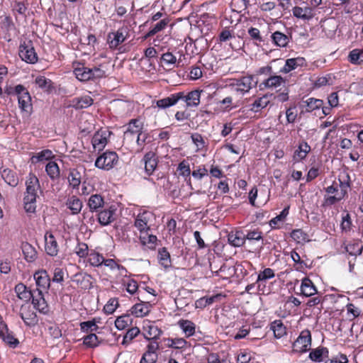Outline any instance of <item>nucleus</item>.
<instances>
[{
	"label": "nucleus",
	"instance_id": "1",
	"mask_svg": "<svg viewBox=\"0 0 363 363\" xmlns=\"http://www.w3.org/2000/svg\"><path fill=\"white\" fill-rule=\"evenodd\" d=\"M201 92L202 91L198 89L175 92L167 97L157 100L156 105L160 109H166L175 106L179 101H183L186 108H196L200 104Z\"/></svg>",
	"mask_w": 363,
	"mask_h": 363
},
{
	"label": "nucleus",
	"instance_id": "2",
	"mask_svg": "<svg viewBox=\"0 0 363 363\" xmlns=\"http://www.w3.org/2000/svg\"><path fill=\"white\" fill-rule=\"evenodd\" d=\"M73 73L76 78L82 82L95 81L106 77V72L101 69V65L89 68L83 62L75 61L72 63Z\"/></svg>",
	"mask_w": 363,
	"mask_h": 363
},
{
	"label": "nucleus",
	"instance_id": "3",
	"mask_svg": "<svg viewBox=\"0 0 363 363\" xmlns=\"http://www.w3.org/2000/svg\"><path fill=\"white\" fill-rule=\"evenodd\" d=\"M5 93L18 101V108L21 112L31 113L33 110L32 98L28 89L23 84L6 86Z\"/></svg>",
	"mask_w": 363,
	"mask_h": 363
},
{
	"label": "nucleus",
	"instance_id": "4",
	"mask_svg": "<svg viewBox=\"0 0 363 363\" xmlns=\"http://www.w3.org/2000/svg\"><path fill=\"white\" fill-rule=\"evenodd\" d=\"M257 82L254 80L252 75L242 76L238 79H234L229 84L228 87L230 91L237 98L241 99L245 94L248 93L252 87L255 86Z\"/></svg>",
	"mask_w": 363,
	"mask_h": 363
},
{
	"label": "nucleus",
	"instance_id": "5",
	"mask_svg": "<svg viewBox=\"0 0 363 363\" xmlns=\"http://www.w3.org/2000/svg\"><path fill=\"white\" fill-rule=\"evenodd\" d=\"M155 220V216L152 211L143 210L135 216L133 225L137 228L140 234L148 233L150 231L151 226Z\"/></svg>",
	"mask_w": 363,
	"mask_h": 363
},
{
	"label": "nucleus",
	"instance_id": "6",
	"mask_svg": "<svg viewBox=\"0 0 363 363\" xmlns=\"http://www.w3.org/2000/svg\"><path fill=\"white\" fill-rule=\"evenodd\" d=\"M129 38V29L127 26H122L117 30L111 32L107 35V44L108 48L115 50L118 46Z\"/></svg>",
	"mask_w": 363,
	"mask_h": 363
},
{
	"label": "nucleus",
	"instance_id": "7",
	"mask_svg": "<svg viewBox=\"0 0 363 363\" xmlns=\"http://www.w3.org/2000/svg\"><path fill=\"white\" fill-rule=\"evenodd\" d=\"M118 162V154L114 151L106 150L96 158L95 166L99 169L108 171L113 169Z\"/></svg>",
	"mask_w": 363,
	"mask_h": 363
},
{
	"label": "nucleus",
	"instance_id": "8",
	"mask_svg": "<svg viewBox=\"0 0 363 363\" xmlns=\"http://www.w3.org/2000/svg\"><path fill=\"white\" fill-rule=\"evenodd\" d=\"M19 57L28 64H35L38 60V55L31 40H25L19 46Z\"/></svg>",
	"mask_w": 363,
	"mask_h": 363
},
{
	"label": "nucleus",
	"instance_id": "9",
	"mask_svg": "<svg viewBox=\"0 0 363 363\" xmlns=\"http://www.w3.org/2000/svg\"><path fill=\"white\" fill-rule=\"evenodd\" d=\"M311 333L308 329L302 330L293 343V351L297 353H304L309 350L311 345Z\"/></svg>",
	"mask_w": 363,
	"mask_h": 363
},
{
	"label": "nucleus",
	"instance_id": "10",
	"mask_svg": "<svg viewBox=\"0 0 363 363\" xmlns=\"http://www.w3.org/2000/svg\"><path fill=\"white\" fill-rule=\"evenodd\" d=\"M94 277L83 271L75 273L71 277V281L75 285V287L79 290H89L93 287Z\"/></svg>",
	"mask_w": 363,
	"mask_h": 363
},
{
	"label": "nucleus",
	"instance_id": "11",
	"mask_svg": "<svg viewBox=\"0 0 363 363\" xmlns=\"http://www.w3.org/2000/svg\"><path fill=\"white\" fill-rule=\"evenodd\" d=\"M144 129V123L139 118H133L126 124V130L123 134L125 141H133L136 138L139 133H143Z\"/></svg>",
	"mask_w": 363,
	"mask_h": 363
},
{
	"label": "nucleus",
	"instance_id": "12",
	"mask_svg": "<svg viewBox=\"0 0 363 363\" xmlns=\"http://www.w3.org/2000/svg\"><path fill=\"white\" fill-rule=\"evenodd\" d=\"M26 187L23 197L37 199V194L40 189V185L38 178L32 172H30L26 177Z\"/></svg>",
	"mask_w": 363,
	"mask_h": 363
},
{
	"label": "nucleus",
	"instance_id": "13",
	"mask_svg": "<svg viewBox=\"0 0 363 363\" xmlns=\"http://www.w3.org/2000/svg\"><path fill=\"white\" fill-rule=\"evenodd\" d=\"M103 265L114 273L113 279L115 282H118L121 278L127 277L128 273L127 269L113 259H105Z\"/></svg>",
	"mask_w": 363,
	"mask_h": 363
},
{
	"label": "nucleus",
	"instance_id": "14",
	"mask_svg": "<svg viewBox=\"0 0 363 363\" xmlns=\"http://www.w3.org/2000/svg\"><path fill=\"white\" fill-rule=\"evenodd\" d=\"M19 315L28 327L32 328L38 323V317L28 303L23 304L21 306Z\"/></svg>",
	"mask_w": 363,
	"mask_h": 363
},
{
	"label": "nucleus",
	"instance_id": "15",
	"mask_svg": "<svg viewBox=\"0 0 363 363\" xmlns=\"http://www.w3.org/2000/svg\"><path fill=\"white\" fill-rule=\"evenodd\" d=\"M30 300L34 308L39 313L43 314L48 313L50 311L49 306L45 298L44 293L41 289H36L34 290Z\"/></svg>",
	"mask_w": 363,
	"mask_h": 363
},
{
	"label": "nucleus",
	"instance_id": "16",
	"mask_svg": "<svg viewBox=\"0 0 363 363\" xmlns=\"http://www.w3.org/2000/svg\"><path fill=\"white\" fill-rule=\"evenodd\" d=\"M293 16L303 21H310L315 16L314 8L306 5L304 6H295L291 9Z\"/></svg>",
	"mask_w": 363,
	"mask_h": 363
},
{
	"label": "nucleus",
	"instance_id": "17",
	"mask_svg": "<svg viewBox=\"0 0 363 363\" xmlns=\"http://www.w3.org/2000/svg\"><path fill=\"white\" fill-rule=\"evenodd\" d=\"M112 133L108 130H100L95 133L91 139L94 150L101 151L108 143V138Z\"/></svg>",
	"mask_w": 363,
	"mask_h": 363
},
{
	"label": "nucleus",
	"instance_id": "18",
	"mask_svg": "<svg viewBox=\"0 0 363 363\" xmlns=\"http://www.w3.org/2000/svg\"><path fill=\"white\" fill-rule=\"evenodd\" d=\"M117 208L115 206H110L107 208L99 210L98 213V221L101 225H108L116 220Z\"/></svg>",
	"mask_w": 363,
	"mask_h": 363
},
{
	"label": "nucleus",
	"instance_id": "19",
	"mask_svg": "<svg viewBox=\"0 0 363 363\" xmlns=\"http://www.w3.org/2000/svg\"><path fill=\"white\" fill-rule=\"evenodd\" d=\"M143 331L144 338L147 340H157L163 333L160 328L150 320L144 322Z\"/></svg>",
	"mask_w": 363,
	"mask_h": 363
},
{
	"label": "nucleus",
	"instance_id": "20",
	"mask_svg": "<svg viewBox=\"0 0 363 363\" xmlns=\"http://www.w3.org/2000/svg\"><path fill=\"white\" fill-rule=\"evenodd\" d=\"M0 339L11 348H16L19 345V340L15 337L13 332L9 329L7 324L0 325Z\"/></svg>",
	"mask_w": 363,
	"mask_h": 363
},
{
	"label": "nucleus",
	"instance_id": "21",
	"mask_svg": "<svg viewBox=\"0 0 363 363\" xmlns=\"http://www.w3.org/2000/svg\"><path fill=\"white\" fill-rule=\"evenodd\" d=\"M38 289L47 292L50 286L51 279L45 270H38L33 275Z\"/></svg>",
	"mask_w": 363,
	"mask_h": 363
},
{
	"label": "nucleus",
	"instance_id": "22",
	"mask_svg": "<svg viewBox=\"0 0 363 363\" xmlns=\"http://www.w3.org/2000/svg\"><path fill=\"white\" fill-rule=\"evenodd\" d=\"M145 164V171L148 176L152 175L158 164V157L153 152H147L143 159Z\"/></svg>",
	"mask_w": 363,
	"mask_h": 363
},
{
	"label": "nucleus",
	"instance_id": "23",
	"mask_svg": "<svg viewBox=\"0 0 363 363\" xmlns=\"http://www.w3.org/2000/svg\"><path fill=\"white\" fill-rule=\"evenodd\" d=\"M45 250L51 257L57 256L59 252L57 242L52 233L49 232H46L45 235Z\"/></svg>",
	"mask_w": 363,
	"mask_h": 363
},
{
	"label": "nucleus",
	"instance_id": "24",
	"mask_svg": "<svg viewBox=\"0 0 363 363\" xmlns=\"http://www.w3.org/2000/svg\"><path fill=\"white\" fill-rule=\"evenodd\" d=\"M306 60L303 57L289 58L286 60L284 66L281 69V72L286 74L298 67H306Z\"/></svg>",
	"mask_w": 363,
	"mask_h": 363
},
{
	"label": "nucleus",
	"instance_id": "25",
	"mask_svg": "<svg viewBox=\"0 0 363 363\" xmlns=\"http://www.w3.org/2000/svg\"><path fill=\"white\" fill-rule=\"evenodd\" d=\"M311 147L307 142L302 140L299 143L298 147L293 154V161L294 163L300 162L307 157L311 152Z\"/></svg>",
	"mask_w": 363,
	"mask_h": 363
},
{
	"label": "nucleus",
	"instance_id": "26",
	"mask_svg": "<svg viewBox=\"0 0 363 363\" xmlns=\"http://www.w3.org/2000/svg\"><path fill=\"white\" fill-rule=\"evenodd\" d=\"M169 22L170 19L167 17L161 19L155 24H152L150 27L148 32L144 35L143 38L146 40L150 37L155 35L158 33L164 30L167 27Z\"/></svg>",
	"mask_w": 363,
	"mask_h": 363
},
{
	"label": "nucleus",
	"instance_id": "27",
	"mask_svg": "<svg viewBox=\"0 0 363 363\" xmlns=\"http://www.w3.org/2000/svg\"><path fill=\"white\" fill-rule=\"evenodd\" d=\"M300 288L301 294L306 297L312 296L318 292L316 286L308 277L302 279Z\"/></svg>",
	"mask_w": 363,
	"mask_h": 363
},
{
	"label": "nucleus",
	"instance_id": "28",
	"mask_svg": "<svg viewBox=\"0 0 363 363\" xmlns=\"http://www.w3.org/2000/svg\"><path fill=\"white\" fill-rule=\"evenodd\" d=\"M225 296L222 294H217L216 295L211 296H203L195 302V306L196 308L203 309L206 307L212 305L215 302L220 301Z\"/></svg>",
	"mask_w": 363,
	"mask_h": 363
},
{
	"label": "nucleus",
	"instance_id": "29",
	"mask_svg": "<svg viewBox=\"0 0 363 363\" xmlns=\"http://www.w3.org/2000/svg\"><path fill=\"white\" fill-rule=\"evenodd\" d=\"M105 259L106 258H104L103 255L97 252L96 250H91L85 262L91 267L99 268L103 266Z\"/></svg>",
	"mask_w": 363,
	"mask_h": 363
},
{
	"label": "nucleus",
	"instance_id": "30",
	"mask_svg": "<svg viewBox=\"0 0 363 363\" xmlns=\"http://www.w3.org/2000/svg\"><path fill=\"white\" fill-rule=\"evenodd\" d=\"M14 291L17 295V297L26 302H28L31 299L33 294L34 293V290L31 291L28 289V287L23 283H18L16 285L14 288Z\"/></svg>",
	"mask_w": 363,
	"mask_h": 363
},
{
	"label": "nucleus",
	"instance_id": "31",
	"mask_svg": "<svg viewBox=\"0 0 363 363\" xmlns=\"http://www.w3.org/2000/svg\"><path fill=\"white\" fill-rule=\"evenodd\" d=\"M93 104V99L89 96L75 97L70 101V106L75 109H83L89 107Z\"/></svg>",
	"mask_w": 363,
	"mask_h": 363
},
{
	"label": "nucleus",
	"instance_id": "32",
	"mask_svg": "<svg viewBox=\"0 0 363 363\" xmlns=\"http://www.w3.org/2000/svg\"><path fill=\"white\" fill-rule=\"evenodd\" d=\"M104 199L99 194L91 195L87 202V206L91 212L99 211L100 208L104 207Z\"/></svg>",
	"mask_w": 363,
	"mask_h": 363
},
{
	"label": "nucleus",
	"instance_id": "33",
	"mask_svg": "<svg viewBox=\"0 0 363 363\" xmlns=\"http://www.w3.org/2000/svg\"><path fill=\"white\" fill-rule=\"evenodd\" d=\"M339 184L338 187L340 189V191L338 193L343 199L347 196L348 189L351 186V179L347 173L340 174L338 177Z\"/></svg>",
	"mask_w": 363,
	"mask_h": 363
},
{
	"label": "nucleus",
	"instance_id": "34",
	"mask_svg": "<svg viewBox=\"0 0 363 363\" xmlns=\"http://www.w3.org/2000/svg\"><path fill=\"white\" fill-rule=\"evenodd\" d=\"M274 277L275 272L274 269L269 267L264 268V270L259 272L255 284H257L259 289H260L261 286L264 287L266 281L274 278Z\"/></svg>",
	"mask_w": 363,
	"mask_h": 363
},
{
	"label": "nucleus",
	"instance_id": "35",
	"mask_svg": "<svg viewBox=\"0 0 363 363\" xmlns=\"http://www.w3.org/2000/svg\"><path fill=\"white\" fill-rule=\"evenodd\" d=\"M139 240L141 245L146 246L150 250H155L158 240L156 235L150 234L148 232L140 234Z\"/></svg>",
	"mask_w": 363,
	"mask_h": 363
},
{
	"label": "nucleus",
	"instance_id": "36",
	"mask_svg": "<svg viewBox=\"0 0 363 363\" xmlns=\"http://www.w3.org/2000/svg\"><path fill=\"white\" fill-rule=\"evenodd\" d=\"M289 206L285 207L281 213L271 219L269 222V225L272 229H280L282 227V224L289 215Z\"/></svg>",
	"mask_w": 363,
	"mask_h": 363
},
{
	"label": "nucleus",
	"instance_id": "37",
	"mask_svg": "<svg viewBox=\"0 0 363 363\" xmlns=\"http://www.w3.org/2000/svg\"><path fill=\"white\" fill-rule=\"evenodd\" d=\"M285 84L284 78L279 75L272 74L262 82V85L267 89H277Z\"/></svg>",
	"mask_w": 363,
	"mask_h": 363
},
{
	"label": "nucleus",
	"instance_id": "38",
	"mask_svg": "<svg viewBox=\"0 0 363 363\" xmlns=\"http://www.w3.org/2000/svg\"><path fill=\"white\" fill-rule=\"evenodd\" d=\"M273 44L279 48H285L290 41V36L280 31H275L271 35Z\"/></svg>",
	"mask_w": 363,
	"mask_h": 363
},
{
	"label": "nucleus",
	"instance_id": "39",
	"mask_svg": "<svg viewBox=\"0 0 363 363\" xmlns=\"http://www.w3.org/2000/svg\"><path fill=\"white\" fill-rule=\"evenodd\" d=\"M157 259L160 264L165 269L172 267L171 256L167 247H163L158 250Z\"/></svg>",
	"mask_w": 363,
	"mask_h": 363
},
{
	"label": "nucleus",
	"instance_id": "40",
	"mask_svg": "<svg viewBox=\"0 0 363 363\" xmlns=\"http://www.w3.org/2000/svg\"><path fill=\"white\" fill-rule=\"evenodd\" d=\"M164 342L167 347L177 350H184L188 346V342L182 337H167L164 339Z\"/></svg>",
	"mask_w": 363,
	"mask_h": 363
},
{
	"label": "nucleus",
	"instance_id": "41",
	"mask_svg": "<svg viewBox=\"0 0 363 363\" xmlns=\"http://www.w3.org/2000/svg\"><path fill=\"white\" fill-rule=\"evenodd\" d=\"M35 84L47 93H51L55 89L52 81L44 76H38L35 79Z\"/></svg>",
	"mask_w": 363,
	"mask_h": 363
},
{
	"label": "nucleus",
	"instance_id": "42",
	"mask_svg": "<svg viewBox=\"0 0 363 363\" xmlns=\"http://www.w3.org/2000/svg\"><path fill=\"white\" fill-rule=\"evenodd\" d=\"M192 143L196 146V152H203L208 149V143L204 139V137L199 133H194L191 135Z\"/></svg>",
	"mask_w": 363,
	"mask_h": 363
},
{
	"label": "nucleus",
	"instance_id": "43",
	"mask_svg": "<svg viewBox=\"0 0 363 363\" xmlns=\"http://www.w3.org/2000/svg\"><path fill=\"white\" fill-rule=\"evenodd\" d=\"M229 243L234 247H241L245 242V233L241 230L231 232L228 235Z\"/></svg>",
	"mask_w": 363,
	"mask_h": 363
},
{
	"label": "nucleus",
	"instance_id": "44",
	"mask_svg": "<svg viewBox=\"0 0 363 363\" xmlns=\"http://www.w3.org/2000/svg\"><path fill=\"white\" fill-rule=\"evenodd\" d=\"M67 179L70 187L78 189L82 183V174L77 169H70Z\"/></svg>",
	"mask_w": 363,
	"mask_h": 363
},
{
	"label": "nucleus",
	"instance_id": "45",
	"mask_svg": "<svg viewBox=\"0 0 363 363\" xmlns=\"http://www.w3.org/2000/svg\"><path fill=\"white\" fill-rule=\"evenodd\" d=\"M329 354L328 349L325 347H318L313 349L309 353L308 357L313 362H320L323 357H328Z\"/></svg>",
	"mask_w": 363,
	"mask_h": 363
},
{
	"label": "nucleus",
	"instance_id": "46",
	"mask_svg": "<svg viewBox=\"0 0 363 363\" xmlns=\"http://www.w3.org/2000/svg\"><path fill=\"white\" fill-rule=\"evenodd\" d=\"M178 325L185 334L186 337L194 335L196 332V325L191 320L181 319L178 321Z\"/></svg>",
	"mask_w": 363,
	"mask_h": 363
},
{
	"label": "nucleus",
	"instance_id": "47",
	"mask_svg": "<svg viewBox=\"0 0 363 363\" xmlns=\"http://www.w3.org/2000/svg\"><path fill=\"white\" fill-rule=\"evenodd\" d=\"M150 306L144 301L135 304L130 309L131 313L136 317H143L150 311Z\"/></svg>",
	"mask_w": 363,
	"mask_h": 363
},
{
	"label": "nucleus",
	"instance_id": "48",
	"mask_svg": "<svg viewBox=\"0 0 363 363\" xmlns=\"http://www.w3.org/2000/svg\"><path fill=\"white\" fill-rule=\"evenodd\" d=\"M177 171L179 172V176L184 178L185 181L191 184V168L188 160H183L177 166Z\"/></svg>",
	"mask_w": 363,
	"mask_h": 363
},
{
	"label": "nucleus",
	"instance_id": "49",
	"mask_svg": "<svg viewBox=\"0 0 363 363\" xmlns=\"http://www.w3.org/2000/svg\"><path fill=\"white\" fill-rule=\"evenodd\" d=\"M1 177L10 186H16L18 184V177L15 172L13 170L6 168L1 172Z\"/></svg>",
	"mask_w": 363,
	"mask_h": 363
},
{
	"label": "nucleus",
	"instance_id": "50",
	"mask_svg": "<svg viewBox=\"0 0 363 363\" xmlns=\"http://www.w3.org/2000/svg\"><path fill=\"white\" fill-rule=\"evenodd\" d=\"M118 282H121L123 288L130 295H133L138 292V284L135 279H130V277H128V276H127L125 278H121Z\"/></svg>",
	"mask_w": 363,
	"mask_h": 363
},
{
	"label": "nucleus",
	"instance_id": "51",
	"mask_svg": "<svg viewBox=\"0 0 363 363\" xmlns=\"http://www.w3.org/2000/svg\"><path fill=\"white\" fill-rule=\"evenodd\" d=\"M45 172L50 179L55 181L60 178V170L58 164L55 161H50L45 166Z\"/></svg>",
	"mask_w": 363,
	"mask_h": 363
},
{
	"label": "nucleus",
	"instance_id": "52",
	"mask_svg": "<svg viewBox=\"0 0 363 363\" xmlns=\"http://www.w3.org/2000/svg\"><path fill=\"white\" fill-rule=\"evenodd\" d=\"M23 209L29 218H33L36 213V199L25 198L23 199Z\"/></svg>",
	"mask_w": 363,
	"mask_h": 363
},
{
	"label": "nucleus",
	"instance_id": "53",
	"mask_svg": "<svg viewBox=\"0 0 363 363\" xmlns=\"http://www.w3.org/2000/svg\"><path fill=\"white\" fill-rule=\"evenodd\" d=\"M67 206L72 214H78L83 206L82 201L76 196H72L67 201Z\"/></svg>",
	"mask_w": 363,
	"mask_h": 363
},
{
	"label": "nucleus",
	"instance_id": "54",
	"mask_svg": "<svg viewBox=\"0 0 363 363\" xmlns=\"http://www.w3.org/2000/svg\"><path fill=\"white\" fill-rule=\"evenodd\" d=\"M269 104V99L267 95L256 99L250 105V110L253 112H259Z\"/></svg>",
	"mask_w": 363,
	"mask_h": 363
},
{
	"label": "nucleus",
	"instance_id": "55",
	"mask_svg": "<svg viewBox=\"0 0 363 363\" xmlns=\"http://www.w3.org/2000/svg\"><path fill=\"white\" fill-rule=\"evenodd\" d=\"M303 103L305 104V110L306 112H312L313 111L320 109L323 105V101L321 99H315L313 97L308 98L303 101Z\"/></svg>",
	"mask_w": 363,
	"mask_h": 363
},
{
	"label": "nucleus",
	"instance_id": "56",
	"mask_svg": "<svg viewBox=\"0 0 363 363\" xmlns=\"http://www.w3.org/2000/svg\"><path fill=\"white\" fill-rule=\"evenodd\" d=\"M271 330L276 338H281L286 335V328L280 320H276L271 323Z\"/></svg>",
	"mask_w": 363,
	"mask_h": 363
},
{
	"label": "nucleus",
	"instance_id": "57",
	"mask_svg": "<svg viewBox=\"0 0 363 363\" xmlns=\"http://www.w3.org/2000/svg\"><path fill=\"white\" fill-rule=\"evenodd\" d=\"M245 239L247 240L250 242H259L262 241L261 247L263 246V236L262 232L259 228H255L252 230H249L247 231V233H245Z\"/></svg>",
	"mask_w": 363,
	"mask_h": 363
},
{
	"label": "nucleus",
	"instance_id": "58",
	"mask_svg": "<svg viewBox=\"0 0 363 363\" xmlns=\"http://www.w3.org/2000/svg\"><path fill=\"white\" fill-rule=\"evenodd\" d=\"M291 238L297 243H303L310 240L308 233L301 228L293 230Z\"/></svg>",
	"mask_w": 363,
	"mask_h": 363
},
{
	"label": "nucleus",
	"instance_id": "59",
	"mask_svg": "<svg viewBox=\"0 0 363 363\" xmlns=\"http://www.w3.org/2000/svg\"><path fill=\"white\" fill-rule=\"evenodd\" d=\"M22 250L26 261L32 262L36 259L37 252L30 244L28 242L23 244Z\"/></svg>",
	"mask_w": 363,
	"mask_h": 363
},
{
	"label": "nucleus",
	"instance_id": "60",
	"mask_svg": "<svg viewBox=\"0 0 363 363\" xmlns=\"http://www.w3.org/2000/svg\"><path fill=\"white\" fill-rule=\"evenodd\" d=\"M234 29L230 27H225L222 29L218 36V41L220 43H225L232 38H235Z\"/></svg>",
	"mask_w": 363,
	"mask_h": 363
},
{
	"label": "nucleus",
	"instance_id": "61",
	"mask_svg": "<svg viewBox=\"0 0 363 363\" xmlns=\"http://www.w3.org/2000/svg\"><path fill=\"white\" fill-rule=\"evenodd\" d=\"M350 62L353 65H361L363 63V50L354 49L350 52L348 55Z\"/></svg>",
	"mask_w": 363,
	"mask_h": 363
},
{
	"label": "nucleus",
	"instance_id": "62",
	"mask_svg": "<svg viewBox=\"0 0 363 363\" xmlns=\"http://www.w3.org/2000/svg\"><path fill=\"white\" fill-rule=\"evenodd\" d=\"M346 251L349 255L354 256L355 257L358 255H362L363 251V245H362L358 241L349 243L346 247Z\"/></svg>",
	"mask_w": 363,
	"mask_h": 363
},
{
	"label": "nucleus",
	"instance_id": "63",
	"mask_svg": "<svg viewBox=\"0 0 363 363\" xmlns=\"http://www.w3.org/2000/svg\"><path fill=\"white\" fill-rule=\"evenodd\" d=\"M132 322L130 315L125 314L118 316L115 320V326L118 330H123L128 326Z\"/></svg>",
	"mask_w": 363,
	"mask_h": 363
},
{
	"label": "nucleus",
	"instance_id": "64",
	"mask_svg": "<svg viewBox=\"0 0 363 363\" xmlns=\"http://www.w3.org/2000/svg\"><path fill=\"white\" fill-rule=\"evenodd\" d=\"M140 333V329L138 327H132L129 328L125 335L123 336V345H128L132 340L136 337Z\"/></svg>",
	"mask_w": 363,
	"mask_h": 363
}]
</instances>
